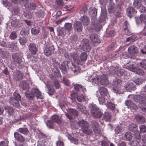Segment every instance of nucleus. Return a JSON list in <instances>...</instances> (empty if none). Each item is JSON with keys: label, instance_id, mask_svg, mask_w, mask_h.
<instances>
[{"label": "nucleus", "instance_id": "69168bd1", "mask_svg": "<svg viewBox=\"0 0 146 146\" xmlns=\"http://www.w3.org/2000/svg\"><path fill=\"white\" fill-rule=\"evenodd\" d=\"M71 42L70 43V45H74L76 43L75 41L76 40V38L75 35H73L71 37Z\"/></svg>", "mask_w": 146, "mask_h": 146}, {"label": "nucleus", "instance_id": "c756f323", "mask_svg": "<svg viewBox=\"0 0 146 146\" xmlns=\"http://www.w3.org/2000/svg\"><path fill=\"white\" fill-rule=\"evenodd\" d=\"M12 58L13 61L19 64L22 61V59L19 58V54L17 53L13 54Z\"/></svg>", "mask_w": 146, "mask_h": 146}, {"label": "nucleus", "instance_id": "a19ab883", "mask_svg": "<svg viewBox=\"0 0 146 146\" xmlns=\"http://www.w3.org/2000/svg\"><path fill=\"white\" fill-rule=\"evenodd\" d=\"M77 109L84 113H86L87 112L85 107L83 105L78 104L77 106Z\"/></svg>", "mask_w": 146, "mask_h": 146}, {"label": "nucleus", "instance_id": "0eeeda50", "mask_svg": "<svg viewBox=\"0 0 146 146\" xmlns=\"http://www.w3.org/2000/svg\"><path fill=\"white\" fill-rule=\"evenodd\" d=\"M39 140L38 141L37 146H47L46 138V136L42 133L38 134Z\"/></svg>", "mask_w": 146, "mask_h": 146}, {"label": "nucleus", "instance_id": "f3484780", "mask_svg": "<svg viewBox=\"0 0 146 146\" xmlns=\"http://www.w3.org/2000/svg\"><path fill=\"white\" fill-rule=\"evenodd\" d=\"M125 104L131 110H136L138 109L137 106L135 104L132 102L128 100L125 102Z\"/></svg>", "mask_w": 146, "mask_h": 146}, {"label": "nucleus", "instance_id": "bf43d9fd", "mask_svg": "<svg viewBox=\"0 0 146 146\" xmlns=\"http://www.w3.org/2000/svg\"><path fill=\"white\" fill-rule=\"evenodd\" d=\"M137 125L135 123L130 124L129 126V130L131 131H133L134 130L136 129Z\"/></svg>", "mask_w": 146, "mask_h": 146}, {"label": "nucleus", "instance_id": "f257e3e1", "mask_svg": "<svg viewBox=\"0 0 146 146\" xmlns=\"http://www.w3.org/2000/svg\"><path fill=\"white\" fill-rule=\"evenodd\" d=\"M94 78L92 79V81L94 85H98L101 84L104 86H107L109 84V81L108 79L107 75L102 74L98 76L96 74H93Z\"/></svg>", "mask_w": 146, "mask_h": 146}, {"label": "nucleus", "instance_id": "3c124183", "mask_svg": "<svg viewBox=\"0 0 146 146\" xmlns=\"http://www.w3.org/2000/svg\"><path fill=\"white\" fill-rule=\"evenodd\" d=\"M17 131L21 133L26 135L28 133V129L26 128H20Z\"/></svg>", "mask_w": 146, "mask_h": 146}, {"label": "nucleus", "instance_id": "864d4df0", "mask_svg": "<svg viewBox=\"0 0 146 146\" xmlns=\"http://www.w3.org/2000/svg\"><path fill=\"white\" fill-rule=\"evenodd\" d=\"M60 74L59 73L58 70H56L54 73V74H52L50 75V78L52 79H54L56 77H58L60 76Z\"/></svg>", "mask_w": 146, "mask_h": 146}, {"label": "nucleus", "instance_id": "6e6552de", "mask_svg": "<svg viewBox=\"0 0 146 146\" xmlns=\"http://www.w3.org/2000/svg\"><path fill=\"white\" fill-rule=\"evenodd\" d=\"M72 135L70 134L67 135V137L72 143H74L75 144H77L79 142L80 140V137L79 136L80 134L78 133H73Z\"/></svg>", "mask_w": 146, "mask_h": 146}, {"label": "nucleus", "instance_id": "37998d69", "mask_svg": "<svg viewBox=\"0 0 146 146\" xmlns=\"http://www.w3.org/2000/svg\"><path fill=\"white\" fill-rule=\"evenodd\" d=\"M75 53V55L73 56V58L74 59V62L77 64H81L82 63V62L83 60H82L81 59H79L78 57L77 56V55L76 53Z\"/></svg>", "mask_w": 146, "mask_h": 146}, {"label": "nucleus", "instance_id": "052dcab7", "mask_svg": "<svg viewBox=\"0 0 146 146\" xmlns=\"http://www.w3.org/2000/svg\"><path fill=\"white\" fill-rule=\"evenodd\" d=\"M6 111L10 115H11L13 112V110L12 108L10 106H7L5 107Z\"/></svg>", "mask_w": 146, "mask_h": 146}, {"label": "nucleus", "instance_id": "79ce46f5", "mask_svg": "<svg viewBox=\"0 0 146 146\" xmlns=\"http://www.w3.org/2000/svg\"><path fill=\"white\" fill-rule=\"evenodd\" d=\"M23 14L25 17L29 19L31 18L33 16V14L31 12L26 10L23 11Z\"/></svg>", "mask_w": 146, "mask_h": 146}, {"label": "nucleus", "instance_id": "a211bd4d", "mask_svg": "<svg viewBox=\"0 0 146 146\" xmlns=\"http://www.w3.org/2000/svg\"><path fill=\"white\" fill-rule=\"evenodd\" d=\"M25 6L26 8L31 10L35 9L37 7L35 3L31 2L26 3Z\"/></svg>", "mask_w": 146, "mask_h": 146}, {"label": "nucleus", "instance_id": "5701e85b", "mask_svg": "<svg viewBox=\"0 0 146 146\" xmlns=\"http://www.w3.org/2000/svg\"><path fill=\"white\" fill-rule=\"evenodd\" d=\"M72 114L74 116H77L78 115V112L75 110H72L71 111V113H68L65 114L66 116L68 118L70 121H72Z\"/></svg>", "mask_w": 146, "mask_h": 146}, {"label": "nucleus", "instance_id": "2eb2a0df", "mask_svg": "<svg viewBox=\"0 0 146 146\" xmlns=\"http://www.w3.org/2000/svg\"><path fill=\"white\" fill-rule=\"evenodd\" d=\"M124 87L126 90L131 92L132 90H135L136 88L133 83L131 82H129L125 84Z\"/></svg>", "mask_w": 146, "mask_h": 146}, {"label": "nucleus", "instance_id": "9b49d317", "mask_svg": "<svg viewBox=\"0 0 146 146\" xmlns=\"http://www.w3.org/2000/svg\"><path fill=\"white\" fill-rule=\"evenodd\" d=\"M94 20V22L92 21V24L94 28L96 31H99L101 29L104 24L102 23L99 21H98L96 19Z\"/></svg>", "mask_w": 146, "mask_h": 146}, {"label": "nucleus", "instance_id": "dca6fc26", "mask_svg": "<svg viewBox=\"0 0 146 146\" xmlns=\"http://www.w3.org/2000/svg\"><path fill=\"white\" fill-rule=\"evenodd\" d=\"M129 25L127 21H125L123 23V31L127 35H130L131 34V32L129 29Z\"/></svg>", "mask_w": 146, "mask_h": 146}, {"label": "nucleus", "instance_id": "cd10ccee", "mask_svg": "<svg viewBox=\"0 0 146 146\" xmlns=\"http://www.w3.org/2000/svg\"><path fill=\"white\" fill-rule=\"evenodd\" d=\"M97 13V9L94 7L90 8L89 10V13L90 14L92 17H93L94 20L96 19Z\"/></svg>", "mask_w": 146, "mask_h": 146}, {"label": "nucleus", "instance_id": "338daca9", "mask_svg": "<svg viewBox=\"0 0 146 146\" xmlns=\"http://www.w3.org/2000/svg\"><path fill=\"white\" fill-rule=\"evenodd\" d=\"M87 55L86 53L84 52L82 53L80 55V59L83 61H85L87 59Z\"/></svg>", "mask_w": 146, "mask_h": 146}, {"label": "nucleus", "instance_id": "473e14b6", "mask_svg": "<svg viewBox=\"0 0 146 146\" xmlns=\"http://www.w3.org/2000/svg\"><path fill=\"white\" fill-rule=\"evenodd\" d=\"M51 119L54 122L58 124L60 123L61 122V118L57 115H54L52 116Z\"/></svg>", "mask_w": 146, "mask_h": 146}, {"label": "nucleus", "instance_id": "13d9d810", "mask_svg": "<svg viewBox=\"0 0 146 146\" xmlns=\"http://www.w3.org/2000/svg\"><path fill=\"white\" fill-rule=\"evenodd\" d=\"M9 37L11 40H14L17 37V32L16 31H13L10 34Z\"/></svg>", "mask_w": 146, "mask_h": 146}, {"label": "nucleus", "instance_id": "4468645a", "mask_svg": "<svg viewBox=\"0 0 146 146\" xmlns=\"http://www.w3.org/2000/svg\"><path fill=\"white\" fill-rule=\"evenodd\" d=\"M74 30L78 32H81L82 30L83 26L82 23L79 21H76L74 23Z\"/></svg>", "mask_w": 146, "mask_h": 146}, {"label": "nucleus", "instance_id": "4d7b16f0", "mask_svg": "<svg viewBox=\"0 0 146 146\" xmlns=\"http://www.w3.org/2000/svg\"><path fill=\"white\" fill-rule=\"evenodd\" d=\"M88 5H84L82 9L80 10V14H85L88 11Z\"/></svg>", "mask_w": 146, "mask_h": 146}, {"label": "nucleus", "instance_id": "c03bdc74", "mask_svg": "<svg viewBox=\"0 0 146 146\" xmlns=\"http://www.w3.org/2000/svg\"><path fill=\"white\" fill-rule=\"evenodd\" d=\"M128 51L130 53H137L138 49L136 46H130L128 48Z\"/></svg>", "mask_w": 146, "mask_h": 146}, {"label": "nucleus", "instance_id": "4c0bfd02", "mask_svg": "<svg viewBox=\"0 0 146 146\" xmlns=\"http://www.w3.org/2000/svg\"><path fill=\"white\" fill-rule=\"evenodd\" d=\"M73 66L74 67L71 65V66H70V68L76 74H77L79 73L80 71V69L79 67H78L76 66L73 64Z\"/></svg>", "mask_w": 146, "mask_h": 146}, {"label": "nucleus", "instance_id": "f8f14e48", "mask_svg": "<svg viewBox=\"0 0 146 146\" xmlns=\"http://www.w3.org/2000/svg\"><path fill=\"white\" fill-rule=\"evenodd\" d=\"M31 93L33 96H35L37 98L42 99L44 98V96L37 89H32L31 91Z\"/></svg>", "mask_w": 146, "mask_h": 146}, {"label": "nucleus", "instance_id": "c9c22d12", "mask_svg": "<svg viewBox=\"0 0 146 146\" xmlns=\"http://www.w3.org/2000/svg\"><path fill=\"white\" fill-rule=\"evenodd\" d=\"M31 33L34 35H37L39 33L40 31V29L38 27H36L31 29Z\"/></svg>", "mask_w": 146, "mask_h": 146}, {"label": "nucleus", "instance_id": "ddd939ff", "mask_svg": "<svg viewBox=\"0 0 146 146\" xmlns=\"http://www.w3.org/2000/svg\"><path fill=\"white\" fill-rule=\"evenodd\" d=\"M137 12V11L132 7L129 6L126 9L127 15L130 18L133 17Z\"/></svg>", "mask_w": 146, "mask_h": 146}, {"label": "nucleus", "instance_id": "603ef678", "mask_svg": "<svg viewBox=\"0 0 146 146\" xmlns=\"http://www.w3.org/2000/svg\"><path fill=\"white\" fill-rule=\"evenodd\" d=\"M13 98L15 99L18 100L19 101H20L21 99V97L19 94L18 93V92L17 90L15 91L13 93Z\"/></svg>", "mask_w": 146, "mask_h": 146}, {"label": "nucleus", "instance_id": "e433bc0d", "mask_svg": "<svg viewBox=\"0 0 146 146\" xmlns=\"http://www.w3.org/2000/svg\"><path fill=\"white\" fill-rule=\"evenodd\" d=\"M57 31L58 36L63 35L65 32V29L60 27H58L57 28Z\"/></svg>", "mask_w": 146, "mask_h": 146}, {"label": "nucleus", "instance_id": "e2e57ef3", "mask_svg": "<svg viewBox=\"0 0 146 146\" xmlns=\"http://www.w3.org/2000/svg\"><path fill=\"white\" fill-rule=\"evenodd\" d=\"M29 49L32 53L35 54L37 51L36 46H29Z\"/></svg>", "mask_w": 146, "mask_h": 146}, {"label": "nucleus", "instance_id": "49530a36", "mask_svg": "<svg viewBox=\"0 0 146 146\" xmlns=\"http://www.w3.org/2000/svg\"><path fill=\"white\" fill-rule=\"evenodd\" d=\"M111 117V115L108 112L105 113L104 115V118L106 121H110Z\"/></svg>", "mask_w": 146, "mask_h": 146}, {"label": "nucleus", "instance_id": "f704fd0d", "mask_svg": "<svg viewBox=\"0 0 146 146\" xmlns=\"http://www.w3.org/2000/svg\"><path fill=\"white\" fill-rule=\"evenodd\" d=\"M50 83L48 81L47 84H45L48 89V93L50 95H52L54 93V90L52 88V86L50 85Z\"/></svg>", "mask_w": 146, "mask_h": 146}, {"label": "nucleus", "instance_id": "bb28decb", "mask_svg": "<svg viewBox=\"0 0 146 146\" xmlns=\"http://www.w3.org/2000/svg\"><path fill=\"white\" fill-rule=\"evenodd\" d=\"M22 74L20 71H16L14 72V78L17 80H20L22 78Z\"/></svg>", "mask_w": 146, "mask_h": 146}, {"label": "nucleus", "instance_id": "39448f33", "mask_svg": "<svg viewBox=\"0 0 146 146\" xmlns=\"http://www.w3.org/2000/svg\"><path fill=\"white\" fill-rule=\"evenodd\" d=\"M92 115L95 118H100L102 115L101 110L95 105H91L90 106Z\"/></svg>", "mask_w": 146, "mask_h": 146}, {"label": "nucleus", "instance_id": "4be33fe9", "mask_svg": "<svg viewBox=\"0 0 146 146\" xmlns=\"http://www.w3.org/2000/svg\"><path fill=\"white\" fill-rule=\"evenodd\" d=\"M84 26H88L90 23V19L89 18L85 15L81 17L80 19Z\"/></svg>", "mask_w": 146, "mask_h": 146}, {"label": "nucleus", "instance_id": "1a4fd4ad", "mask_svg": "<svg viewBox=\"0 0 146 146\" xmlns=\"http://www.w3.org/2000/svg\"><path fill=\"white\" fill-rule=\"evenodd\" d=\"M120 5L119 4L115 6V4L110 3L108 7V12L110 13L111 14L115 13L116 10L121 11V8Z\"/></svg>", "mask_w": 146, "mask_h": 146}, {"label": "nucleus", "instance_id": "393cba45", "mask_svg": "<svg viewBox=\"0 0 146 146\" xmlns=\"http://www.w3.org/2000/svg\"><path fill=\"white\" fill-rule=\"evenodd\" d=\"M19 101L18 100L15 99L13 97L10 98L9 99L10 103L13 106L17 108H19Z\"/></svg>", "mask_w": 146, "mask_h": 146}, {"label": "nucleus", "instance_id": "6e6d98bb", "mask_svg": "<svg viewBox=\"0 0 146 146\" xmlns=\"http://www.w3.org/2000/svg\"><path fill=\"white\" fill-rule=\"evenodd\" d=\"M135 118L137 121L143 123L145 121L144 118L139 115H136L135 116Z\"/></svg>", "mask_w": 146, "mask_h": 146}, {"label": "nucleus", "instance_id": "0e129e2a", "mask_svg": "<svg viewBox=\"0 0 146 146\" xmlns=\"http://www.w3.org/2000/svg\"><path fill=\"white\" fill-rule=\"evenodd\" d=\"M142 23H143L146 25V15L144 14H141L140 15Z\"/></svg>", "mask_w": 146, "mask_h": 146}, {"label": "nucleus", "instance_id": "09e8293b", "mask_svg": "<svg viewBox=\"0 0 146 146\" xmlns=\"http://www.w3.org/2000/svg\"><path fill=\"white\" fill-rule=\"evenodd\" d=\"M132 138V135L130 132H127L126 133L124 137L125 140L129 141Z\"/></svg>", "mask_w": 146, "mask_h": 146}, {"label": "nucleus", "instance_id": "20e7f679", "mask_svg": "<svg viewBox=\"0 0 146 146\" xmlns=\"http://www.w3.org/2000/svg\"><path fill=\"white\" fill-rule=\"evenodd\" d=\"M52 63L53 66L56 67H59L60 69L61 70L62 72L64 74H66V73L67 68H70V66H73V63L71 61H64L61 64L60 66L59 65L58 63L56 62L55 60H52Z\"/></svg>", "mask_w": 146, "mask_h": 146}, {"label": "nucleus", "instance_id": "412c9836", "mask_svg": "<svg viewBox=\"0 0 146 146\" xmlns=\"http://www.w3.org/2000/svg\"><path fill=\"white\" fill-rule=\"evenodd\" d=\"M84 92L78 93V96L77 98L78 100L80 102H84L87 100V97L84 94Z\"/></svg>", "mask_w": 146, "mask_h": 146}, {"label": "nucleus", "instance_id": "ea45409f", "mask_svg": "<svg viewBox=\"0 0 146 146\" xmlns=\"http://www.w3.org/2000/svg\"><path fill=\"white\" fill-rule=\"evenodd\" d=\"M141 0H134L133 5L135 7L138 9L141 7Z\"/></svg>", "mask_w": 146, "mask_h": 146}, {"label": "nucleus", "instance_id": "9d476101", "mask_svg": "<svg viewBox=\"0 0 146 146\" xmlns=\"http://www.w3.org/2000/svg\"><path fill=\"white\" fill-rule=\"evenodd\" d=\"M107 19V17L106 9L105 7L102 8L101 13L99 17V21L104 24V22L106 21Z\"/></svg>", "mask_w": 146, "mask_h": 146}, {"label": "nucleus", "instance_id": "58836bf2", "mask_svg": "<svg viewBox=\"0 0 146 146\" xmlns=\"http://www.w3.org/2000/svg\"><path fill=\"white\" fill-rule=\"evenodd\" d=\"M11 24L12 26L16 28L20 27L21 25L17 19L13 20L11 22Z\"/></svg>", "mask_w": 146, "mask_h": 146}, {"label": "nucleus", "instance_id": "72a5a7b5", "mask_svg": "<svg viewBox=\"0 0 146 146\" xmlns=\"http://www.w3.org/2000/svg\"><path fill=\"white\" fill-rule=\"evenodd\" d=\"M19 86L23 90H26L29 88V85L25 82L22 81L19 84Z\"/></svg>", "mask_w": 146, "mask_h": 146}, {"label": "nucleus", "instance_id": "2f4dec72", "mask_svg": "<svg viewBox=\"0 0 146 146\" xmlns=\"http://www.w3.org/2000/svg\"><path fill=\"white\" fill-rule=\"evenodd\" d=\"M129 70L132 71L136 72V73L141 75H143L144 73V72L142 69L140 68H134L133 66H132L131 68H129Z\"/></svg>", "mask_w": 146, "mask_h": 146}, {"label": "nucleus", "instance_id": "a18cd8bd", "mask_svg": "<svg viewBox=\"0 0 146 146\" xmlns=\"http://www.w3.org/2000/svg\"><path fill=\"white\" fill-rule=\"evenodd\" d=\"M29 29H23L20 31V34L23 36H27L29 34Z\"/></svg>", "mask_w": 146, "mask_h": 146}, {"label": "nucleus", "instance_id": "b1692460", "mask_svg": "<svg viewBox=\"0 0 146 146\" xmlns=\"http://www.w3.org/2000/svg\"><path fill=\"white\" fill-rule=\"evenodd\" d=\"M74 88L75 90L78 91L77 93L82 92L83 93L86 91V88L84 87L79 84H76L75 85Z\"/></svg>", "mask_w": 146, "mask_h": 146}, {"label": "nucleus", "instance_id": "de8ad7c7", "mask_svg": "<svg viewBox=\"0 0 146 146\" xmlns=\"http://www.w3.org/2000/svg\"><path fill=\"white\" fill-rule=\"evenodd\" d=\"M137 39V37L136 35H133L130 37H129L127 38L126 41L127 42H130L134 41Z\"/></svg>", "mask_w": 146, "mask_h": 146}, {"label": "nucleus", "instance_id": "a878e982", "mask_svg": "<svg viewBox=\"0 0 146 146\" xmlns=\"http://www.w3.org/2000/svg\"><path fill=\"white\" fill-rule=\"evenodd\" d=\"M48 47L44 50V53L45 55L48 56L50 55L54 52V46H51V47Z\"/></svg>", "mask_w": 146, "mask_h": 146}, {"label": "nucleus", "instance_id": "680f3d73", "mask_svg": "<svg viewBox=\"0 0 146 146\" xmlns=\"http://www.w3.org/2000/svg\"><path fill=\"white\" fill-rule=\"evenodd\" d=\"M20 11V9L18 6H15L14 7L12 13L15 15H18Z\"/></svg>", "mask_w": 146, "mask_h": 146}, {"label": "nucleus", "instance_id": "423d86ee", "mask_svg": "<svg viewBox=\"0 0 146 146\" xmlns=\"http://www.w3.org/2000/svg\"><path fill=\"white\" fill-rule=\"evenodd\" d=\"M119 80L117 81H115L114 82H111L112 87L115 93L119 94L123 93L125 92L124 87L123 86L119 87L118 85V83L119 81Z\"/></svg>", "mask_w": 146, "mask_h": 146}, {"label": "nucleus", "instance_id": "7ed1b4c3", "mask_svg": "<svg viewBox=\"0 0 146 146\" xmlns=\"http://www.w3.org/2000/svg\"><path fill=\"white\" fill-rule=\"evenodd\" d=\"M89 124L87 122L83 120H80L77 122L75 126L74 124H72V128L76 129L78 127H81L83 132L86 134H90L92 133V130L88 127Z\"/></svg>", "mask_w": 146, "mask_h": 146}, {"label": "nucleus", "instance_id": "774afa93", "mask_svg": "<svg viewBox=\"0 0 146 146\" xmlns=\"http://www.w3.org/2000/svg\"><path fill=\"white\" fill-rule=\"evenodd\" d=\"M19 41L21 45H23L25 44V43L27 41V40L26 38H21L19 39Z\"/></svg>", "mask_w": 146, "mask_h": 146}, {"label": "nucleus", "instance_id": "f03ea898", "mask_svg": "<svg viewBox=\"0 0 146 146\" xmlns=\"http://www.w3.org/2000/svg\"><path fill=\"white\" fill-rule=\"evenodd\" d=\"M141 95H136L133 96L134 100L139 103L138 106L143 111L146 112V92L142 91Z\"/></svg>", "mask_w": 146, "mask_h": 146}, {"label": "nucleus", "instance_id": "5fc2aeb1", "mask_svg": "<svg viewBox=\"0 0 146 146\" xmlns=\"http://www.w3.org/2000/svg\"><path fill=\"white\" fill-rule=\"evenodd\" d=\"M64 27L65 29L68 31H70L72 29V24L68 23H65Z\"/></svg>", "mask_w": 146, "mask_h": 146}, {"label": "nucleus", "instance_id": "6ab92c4d", "mask_svg": "<svg viewBox=\"0 0 146 146\" xmlns=\"http://www.w3.org/2000/svg\"><path fill=\"white\" fill-rule=\"evenodd\" d=\"M92 128L94 132L96 134L100 133V129L98 124L96 121H94L92 124Z\"/></svg>", "mask_w": 146, "mask_h": 146}, {"label": "nucleus", "instance_id": "c85d7f7f", "mask_svg": "<svg viewBox=\"0 0 146 146\" xmlns=\"http://www.w3.org/2000/svg\"><path fill=\"white\" fill-rule=\"evenodd\" d=\"M99 92L101 95L103 96H107L108 94V90L106 88L103 87L100 88Z\"/></svg>", "mask_w": 146, "mask_h": 146}, {"label": "nucleus", "instance_id": "aec40b11", "mask_svg": "<svg viewBox=\"0 0 146 146\" xmlns=\"http://www.w3.org/2000/svg\"><path fill=\"white\" fill-rule=\"evenodd\" d=\"M110 74L113 73L115 74L118 77H120L122 75L124 72V70L122 69H120L119 68H115L113 69V72H111V70H109Z\"/></svg>", "mask_w": 146, "mask_h": 146}, {"label": "nucleus", "instance_id": "8fccbe9b", "mask_svg": "<svg viewBox=\"0 0 146 146\" xmlns=\"http://www.w3.org/2000/svg\"><path fill=\"white\" fill-rule=\"evenodd\" d=\"M44 12L41 10H38L35 13L36 16L39 18L43 17L44 16Z\"/></svg>", "mask_w": 146, "mask_h": 146}, {"label": "nucleus", "instance_id": "7c9ffc66", "mask_svg": "<svg viewBox=\"0 0 146 146\" xmlns=\"http://www.w3.org/2000/svg\"><path fill=\"white\" fill-rule=\"evenodd\" d=\"M15 138L18 141L21 142H23L25 139L23 137L17 132H15L14 133Z\"/></svg>", "mask_w": 146, "mask_h": 146}]
</instances>
